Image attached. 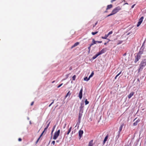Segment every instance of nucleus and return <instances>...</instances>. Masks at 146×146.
<instances>
[{
    "label": "nucleus",
    "instance_id": "16",
    "mask_svg": "<svg viewBox=\"0 0 146 146\" xmlns=\"http://www.w3.org/2000/svg\"><path fill=\"white\" fill-rule=\"evenodd\" d=\"M82 116V114H81L80 113H79V116H78V121L79 123L80 122L81 118Z\"/></svg>",
    "mask_w": 146,
    "mask_h": 146
},
{
    "label": "nucleus",
    "instance_id": "11",
    "mask_svg": "<svg viewBox=\"0 0 146 146\" xmlns=\"http://www.w3.org/2000/svg\"><path fill=\"white\" fill-rule=\"evenodd\" d=\"M140 121L139 119H138L135 121L133 123V125L134 126H135L137 125L138 123Z\"/></svg>",
    "mask_w": 146,
    "mask_h": 146
},
{
    "label": "nucleus",
    "instance_id": "23",
    "mask_svg": "<svg viewBox=\"0 0 146 146\" xmlns=\"http://www.w3.org/2000/svg\"><path fill=\"white\" fill-rule=\"evenodd\" d=\"M80 110H81L82 108H83L84 107V104L82 103H81L80 104Z\"/></svg>",
    "mask_w": 146,
    "mask_h": 146
},
{
    "label": "nucleus",
    "instance_id": "13",
    "mask_svg": "<svg viewBox=\"0 0 146 146\" xmlns=\"http://www.w3.org/2000/svg\"><path fill=\"white\" fill-rule=\"evenodd\" d=\"M123 125H124L123 124H122V125H121L119 129V131H118V132L119 133H120V132L121 131Z\"/></svg>",
    "mask_w": 146,
    "mask_h": 146
},
{
    "label": "nucleus",
    "instance_id": "40",
    "mask_svg": "<svg viewBox=\"0 0 146 146\" xmlns=\"http://www.w3.org/2000/svg\"><path fill=\"white\" fill-rule=\"evenodd\" d=\"M70 131H70V130H68V132L67 133V135H68L69 134V133L70 132Z\"/></svg>",
    "mask_w": 146,
    "mask_h": 146
},
{
    "label": "nucleus",
    "instance_id": "43",
    "mask_svg": "<svg viewBox=\"0 0 146 146\" xmlns=\"http://www.w3.org/2000/svg\"><path fill=\"white\" fill-rule=\"evenodd\" d=\"M135 5V4L131 6V8H133L134 7Z\"/></svg>",
    "mask_w": 146,
    "mask_h": 146
},
{
    "label": "nucleus",
    "instance_id": "54",
    "mask_svg": "<svg viewBox=\"0 0 146 146\" xmlns=\"http://www.w3.org/2000/svg\"><path fill=\"white\" fill-rule=\"evenodd\" d=\"M104 44H106V43H104Z\"/></svg>",
    "mask_w": 146,
    "mask_h": 146
},
{
    "label": "nucleus",
    "instance_id": "6",
    "mask_svg": "<svg viewBox=\"0 0 146 146\" xmlns=\"http://www.w3.org/2000/svg\"><path fill=\"white\" fill-rule=\"evenodd\" d=\"M141 57V55L137 54V55L135 56V63L137 61H138L139 59H140Z\"/></svg>",
    "mask_w": 146,
    "mask_h": 146
},
{
    "label": "nucleus",
    "instance_id": "2",
    "mask_svg": "<svg viewBox=\"0 0 146 146\" xmlns=\"http://www.w3.org/2000/svg\"><path fill=\"white\" fill-rule=\"evenodd\" d=\"M146 65V60H144L142 61L140 64V68L139 70L142 69L143 67L145 66Z\"/></svg>",
    "mask_w": 146,
    "mask_h": 146
},
{
    "label": "nucleus",
    "instance_id": "32",
    "mask_svg": "<svg viewBox=\"0 0 146 146\" xmlns=\"http://www.w3.org/2000/svg\"><path fill=\"white\" fill-rule=\"evenodd\" d=\"M113 15V14L111 12V13L110 14H109V15H107L106 17H109V16H111V15Z\"/></svg>",
    "mask_w": 146,
    "mask_h": 146
},
{
    "label": "nucleus",
    "instance_id": "27",
    "mask_svg": "<svg viewBox=\"0 0 146 146\" xmlns=\"http://www.w3.org/2000/svg\"><path fill=\"white\" fill-rule=\"evenodd\" d=\"M122 42H123L122 41L119 40L118 41V42L117 43V44L119 45L120 44H121L122 43Z\"/></svg>",
    "mask_w": 146,
    "mask_h": 146
},
{
    "label": "nucleus",
    "instance_id": "38",
    "mask_svg": "<svg viewBox=\"0 0 146 146\" xmlns=\"http://www.w3.org/2000/svg\"><path fill=\"white\" fill-rule=\"evenodd\" d=\"M40 137L38 138V139L37 141H36V143H37L38 141L39 140V139H40Z\"/></svg>",
    "mask_w": 146,
    "mask_h": 146
},
{
    "label": "nucleus",
    "instance_id": "44",
    "mask_svg": "<svg viewBox=\"0 0 146 146\" xmlns=\"http://www.w3.org/2000/svg\"><path fill=\"white\" fill-rule=\"evenodd\" d=\"M33 104H34V102H33L31 103V106H32Z\"/></svg>",
    "mask_w": 146,
    "mask_h": 146
},
{
    "label": "nucleus",
    "instance_id": "12",
    "mask_svg": "<svg viewBox=\"0 0 146 146\" xmlns=\"http://www.w3.org/2000/svg\"><path fill=\"white\" fill-rule=\"evenodd\" d=\"M134 94V92H131L130 93V94H129V95H128V98L129 99H130L131 98L132 96Z\"/></svg>",
    "mask_w": 146,
    "mask_h": 146
},
{
    "label": "nucleus",
    "instance_id": "22",
    "mask_svg": "<svg viewBox=\"0 0 146 146\" xmlns=\"http://www.w3.org/2000/svg\"><path fill=\"white\" fill-rule=\"evenodd\" d=\"M47 128H46V127H45L44 129V131L42 132V133H41V134L40 135V137H41L42 136V134H43V133H44V131H46L47 130Z\"/></svg>",
    "mask_w": 146,
    "mask_h": 146
},
{
    "label": "nucleus",
    "instance_id": "3",
    "mask_svg": "<svg viewBox=\"0 0 146 146\" xmlns=\"http://www.w3.org/2000/svg\"><path fill=\"white\" fill-rule=\"evenodd\" d=\"M60 133V130H58L57 131L55 132L54 134L53 137V139L56 140L59 136Z\"/></svg>",
    "mask_w": 146,
    "mask_h": 146
},
{
    "label": "nucleus",
    "instance_id": "28",
    "mask_svg": "<svg viewBox=\"0 0 146 146\" xmlns=\"http://www.w3.org/2000/svg\"><path fill=\"white\" fill-rule=\"evenodd\" d=\"M98 32V31H96V32H92V34L93 35H95Z\"/></svg>",
    "mask_w": 146,
    "mask_h": 146
},
{
    "label": "nucleus",
    "instance_id": "30",
    "mask_svg": "<svg viewBox=\"0 0 146 146\" xmlns=\"http://www.w3.org/2000/svg\"><path fill=\"white\" fill-rule=\"evenodd\" d=\"M76 78V76L75 75H74L72 77V80H75V78Z\"/></svg>",
    "mask_w": 146,
    "mask_h": 146
},
{
    "label": "nucleus",
    "instance_id": "49",
    "mask_svg": "<svg viewBox=\"0 0 146 146\" xmlns=\"http://www.w3.org/2000/svg\"><path fill=\"white\" fill-rule=\"evenodd\" d=\"M130 34V33H127V35H129Z\"/></svg>",
    "mask_w": 146,
    "mask_h": 146
},
{
    "label": "nucleus",
    "instance_id": "50",
    "mask_svg": "<svg viewBox=\"0 0 146 146\" xmlns=\"http://www.w3.org/2000/svg\"><path fill=\"white\" fill-rule=\"evenodd\" d=\"M66 124H65V125H64V128H65V126H66Z\"/></svg>",
    "mask_w": 146,
    "mask_h": 146
},
{
    "label": "nucleus",
    "instance_id": "19",
    "mask_svg": "<svg viewBox=\"0 0 146 146\" xmlns=\"http://www.w3.org/2000/svg\"><path fill=\"white\" fill-rule=\"evenodd\" d=\"M100 55L98 53L96 54L94 56L92 57V59H95V58H96L98 56Z\"/></svg>",
    "mask_w": 146,
    "mask_h": 146
},
{
    "label": "nucleus",
    "instance_id": "8",
    "mask_svg": "<svg viewBox=\"0 0 146 146\" xmlns=\"http://www.w3.org/2000/svg\"><path fill=\"white\" fill-rule=\"evenodd\" d=\"M83 131L82 130H80L79 132V137H80L79 139H80L81 137L82 136Z\"/></svg>",
    "mask_w": 146,
    "mask_h": 146
},
{
    "label": "nucleus",
    "instance_id": "29",
    "mask_svg": "<svg viewBox=\"0 0 146 146\" xmlns=\"http://www.w3.org/2000/svg\"><path fill=\"white\" fill-rule=\"evenodd\" d=\"M89 103V102L87 100V99H86L85 100V105H86L88 104Z\"/></svg>",
    "mask_w": 146,
    "mask_h": 146
},
{
    "label": "nucleus",
    "instance_id": "5",
    "mask_svg": "<svg viewBox=\"0 0 146 146\" xmlns=\"http://www.w3.org/2000/svg\"><path fill=\"white\" fill-rule=\"evenodd\" d=\"M143 18V17H142L139 19V22L138 23V24L137 25V27H138L140 26L142 22Z\"/></svg>",
    "mask_w": 146,
    "mask_h": 146
},
{
    "label": "nucleus",
    "instance_id": "41",
    "mask_svg": "<svg viewBox=\"0 0 146 146\" xmlns=\"http://www.w3.org/2000/svg\"><path fill=\"white\" fill-rule=\"evenodd\" d=\"M98 23V22H97L95 24V25H94L93 26V27H95L96 26V25Z\"/></svg>",
    "mask_w": 146,
    "mask_h": 146
},
{
    "label": "nucleus",
    "instance_id": "21",
    "mask_svg": "<svg viewBox=\"0 0 146 146\" xmlns=\"http://www.w3.org/2000/svg\"><path fill=\"white\" fill-rule=\"evenodd\" d=\"M71 94V93H70V91H69L68 93H67V94L66 95V96L65 97V98H66L68 96H70Z\"/></svg>",
    "mask_w": 146,
    "mask_h": 146
},
{
    "label": "nucleus",
    "instance_id": "39",
    "mask_svg": "<svg viewBox=\"0 0 146 146\" xmlns=\"http://www.w3.org/2000/svg\"><path fill=\"white\" fill-rule=\"evenodd\" d=\"M55 143V141H52V143L53 144V145H54Z\"/></svg>",
    "mask_w": 146,
    "mask_h": 146
},
{
    "label": "nucleus",
    "instance_id": "52",
    "mask_svg": "<svg viewBox=\"0 0 146 146\" xmlns=\"http://www.w3.org/2000/svg\"><path fill=\"white\" fill-rule=\"evenodd\" d=\"M125 4H128V3H125Z\"/></svg>",
    "mask_w": 146,
    "mask_h": 146
},
{
    "label": "nucleus",
    "instance_id": "15",
    "mask_svg": "<svg viewBox=\"0 0 146 146\" xmlns=\"http://www.w3.org/2000/svg\"><path fill=\"white\" fill-rule=\"evenodd\" d=\"M79 44V43L78 42H77L75 43L73 46H72L71 47V48H73L74 47L77 46Z\"/></svg>",
    "mask_w": 146,
    "mask_h": 146
},
{
    "label": "nucleus",
    "instance_id": "47",
    "mask_svg": "<svg viewBox=\"0 0 146 146\" xmlns=\"http://www.w3.org/2000/svg\"><path fill=\"white\" fill-rule=\"evenodd\" d=\"M27 119L28 120H29V117H27Z\"/></svg>",
    "mask_w": 146,
    "mask_h": 146
},
{
    "label": "nucleus",
    "instance_id": "56",
    "mask_svg": "<svg viewBox=\"0 0 146 146\" xmlns=\"http://www.w3.org/2000/svg\"><path fill=\"white\" fill-rule=\"evenodd\" d=\"M105 12H107V11H105Z\"/></svg>",
    "mask_w": 146,
    "mask_h": 146
},
{
    "label": "nucleus",
    "instance_id": "25",
    "mask_svg": "<svg viewBox=\"0 0 146 146\" xmlns=\"http://www.w3.org/2000/svg\"><path fill=\"white\" fill-rule=\"evenodd\" d=\"M94 74V72H93L91 74H90V75L89 76V78H91L92 77V76H93Z\"/></svg>",
    "mask_w": 146,
    "mask_h": 146
},
{
    "label": "nucleus",
    "instance_id": "31",
    "mask_svg": "<svg viewBox=\"0 0 146 146\" xmlns=\"http://www.w3.org/2000/svg\"><path fill=\"white\" fill-rule=\"evenodd\" d=\"M54 100H53V101H52V102L48 106L49 107H50L51 106L52 104H53V103H54Z\"/></svg>",
    "mask_w": 146,
    "mask_h": 146
},
{
    "label": "nucleus",
    "instance_id": "51",
    "mask_svg": "<svg viewBox=\"0 0 146 146\" xmlns=\"http://www.w3.org/2000/svg\"><path fill=\"white\" fill-rule=\"evenodd\" d=\"M54 81H53V82H52V83H54Z\"/></svg>",
    "mask_w": 146,
    "mask_h": 146
},
{
    "label": "nucleus",
    "instance_id": "14",
    "mask_svg": "<svg viewBox=\"0 0 146 146\" xmlns=\"http://www.w3.org/2000/svg\"><path fill=\"white\" fill-rule=\"evenodd\" d=\"M88 146H93V140H91L89 143Z\"/></svg>",
    "mask_w": 146,
    "mask_h": 146
},
{
    "label": "nucleus",
    "instance_id": "53",
    "mask_svg": "<svg viewBox=\"0 0 146 146\" xmlns=\"http://www.w3.org/2000/svg\"><path fill=\"white\" fill-rule=\"evenodd\" d=\"M56 142H58V141H56Z\"/></svg>",
    "mask_w": 146,
    "mask_h": 146
},
{
    "label": "nucleus",
    "instance_id": "7",
    "mask_svg": "<svg viewBox=\"0 0 146 146\" xmlns=\"http://www.w3.org/2000/svg\"><path fill=\"white\" fill-rule=\"evenodd\" d=\"M106 49L105 48L103 49L101 51L99 52L98 53L99 55L102 54L103 53H105L106 52Z\"/></svg>",
    "mask_w": 146,
    "mask_h": 146
},
{
    "label": "nucleus",
    "instance_id": "1",
    "mask_svg": "<svg viewBox=\"0 0 146 146\" xmlns=\"http://www.w3.org/2000/svg\"><path fill=\"white\" fill-rule=\"evenodd\" d=\"M121 9V8L119 6L115 8L112 11V13L113 15L116 14Z\"/></svg>",
    "mask_w": 146,
    "mask_h": 146
},
{
    "label": "nucleus",
    "instance_id": "37",
    "mask_svg": "<svg viewBox=\"0 0 146 146\" xmlns=\"http://www.w3.org/2000/svg\"><path fill=\"white\" fill-rule=\"evenodd\" d=\"M62 85H63V83L61 84L60 85H59L58 86L57 88H59L60 86H61Z\"/></svg>",
    "mask_w": 146,
    "mask_h": 146
},
{
    "label": "nucleus",
    "instance_id": "48",
    "mask_svg": "<svg viewBox=\"0 0 146 146\" xmlns=\"http://www.w3.org/2000/svg\"><path fill=\"white\" fill-rule=\"evenodd\" d=\"M29 123H30V124H31V121H29Z\"/></svg>",
    "mask_w": 146,
    "mask_h": 146
},
{
    "label": "nucleus",
    "instance_id": "26",
    "mask_svg": "<svg viewBox=\"0 0 146 146\" xmlns=\"http://www.w3.org/2000/svg\"><path fill=\"white\" fill-rule=\"evenodd\" d=\"M121 72H120L119 74H118L115 77V79H116L120 75V74H121Z\"/></svg>",
    "mask_w": 146,
    "mask_h": 146
},
{
    "label": "nucleus",
    "instance_id": "46",
    "mask_svg": "<svg viewBox=\"0 0 146 146\" xmlns=\"http://www.w3.org/2000/svg\"><path fill=\"white\" fill-rule=\"evenodd\" d=\"M72 128V127H70V129H69V130H70V131H71Z\"/></svg>",
    "mask_w": 146,
    "mask_h": 146
},
{
    "label": "nucleus",
    "instance_id": "45",
    "mask_svg": "<svg viewBox=\"0 0 146 146\" xmlns=\"http://www.w3.org/2000/svg\"><path fill=\"white\" fill-rule=\"evenodd\" d=\"M115 1V0H111V2L112 3L113 2Z\"/></svg>",
    "mask_w": 146,
    "mask_h": 146
},
{
    "label": "nucleus",
    "instance_id": "17",
    "mask_svg": "<svg viewBox=\"0 0 146 146\" xmlns=\"http://www.w3.org/2000/svg\"><path fill=\"white\" fill-rule=\"evenodd\" d=\"M108 137V135H107L105 138L104 141H103V143L104 144L107 141Z\"/></svg>",
    "mask_w": 146,
    "mask_h": 146
},
{
    "label": "nucleus",
    "instance_id": "24",
    "mask_svg": "<svg viewBox=\"0 0 146 146\" xmlns=\"http://www.w3.org/2000/svg\"><path fill=\"white\" fill-rule=\"evenodd\" d=\"M90 79L89 78H88L87 77H86L84 78V80L85 81H88L90 80Z\"/></svg>",
    "mask_w": 146,
    "mask_h": 146
},
{
    "label": "nucleus",
    "instance_id": "34",
    "mask_svg": "<svg viewBox=\"0 0 146 146\" xmlns=\"http://www.w3.org/2000/svg\"><path fill=\"white\" fill-rule=\"evenodd\" d=\"M55 127H56V125H54V127H53V129L52 130V133H51L52 134L53 131H54V129Z\"/></svg>",
    "mask_w": 146,
    "mask_h": 146
},
{
    "label": "nucleus",
    "instance_id": "10",
    "mask_svg": "<svg viewBox=\"0 0 146 146\" xmlns=\"http://www.w3.org/2000/svg\"><path fill=\"white\" fill-rule=\"evenodd\" d=\"M143 48L142 46L141 47L140 51H139V52H138L137 54L141 55V54H142L143 53Z\"/></svg>",
    "mask_w": 146,
    "mask_h": 146
},
{
    "label": "nucleus",
    "instance_id": "42",
    "mask_svg": "<svg viewBox=\"0 0 146 146\" xmlns=\"http://www.w3.org/2000/svg\"><path fill=\"white\" fill-rule=\"evenodd\" d=\"M22 140V139L21 138H19V139H18V141H21Z\"/></svg>",
    "mask_w": 146,
    "mask_h": 146
},
{
    "label": "nucleus",
    "instance_id": "36",
    "mask_svg": "<svg viewBox=\"0 0 146 146\" xmlns=\"http://www.w3.org/2000/svg\"><path fill=\"white\" fill-rule=\"evenodd\" d=\"M50 122H49L48 123L46 127V128H48V127H49V125H50Z\"/></svg>",
    "mask_w": 146,
    "mask_h": 146
},
{
    "label": "nucleus",
    "instance_id": "18",
    "mask_svg": "<svg viewBox=\"0 0 146 146\" xmlns=\"http://www.w3.org/2000/svg\"><path fill=\"white\" fill-rule=\"evenodd\" d=\"M112 7V5H108L107 7V8H106V10H108L109 9L111 8Z\"/></svg>",
    "mask_w": 146,
    "mask_h": 146
},
{
    "label": "nucleus",
    "instance_id": "20",
    "mask_svg": "<svg viewBox=\"0 0 146 146\" xmlns=\"http://www.w3.org/2000/svg\"><path fill=\"white\" fill-rule=\"evenodd\" d=\"M108 36V35L107 34V35H105V36H102V38L103 39H106L107 38Z\"/></svg>",
    "mask_w": 146,
    "mask_h": 146
},
{
    "label": "nucleus",
    "instance_id": "4",
    "mask_svg": "<svg viewBox=\"0 0 146 146\" xmlns=\"http://www.w3.org/2000/svg\"><path fill=\"white\" fill-rule=\"evenodd\" d=\"M102 42L101 41H95L94 39H92V43L90 44V46H93L94 44H96L97 43H99Z\"/></svg>",
    "mask_w": 146,
    "mask_h": 146
},
{
    "label": "nucleus",
    "instance_id": "9",
    "mask_svg": "<svg viewBox=\"0 0 146 146\" xmlns=\"http://www.w3.org/2000/svg\"><path fill=\"white\" fill-rule=\"evenodd\" d=\"M82 88L79 94V97L80 99H81L82 98Z\"/></svg>",
    "mask_w": 146,
    "mask_h": 146
},
{
    "label": "nucleus",
    "instance_id": "55",
    "mask_svg": "<svg viewBox=\"0 0 146 146\" xmlns=\"http://www.w3.org/2000/svg\"><path fill=\"white\" fill-rule=\"evenodd\" d=\"M136 119H134V121Z\"/></svg>",
    "mask_w": 146,
    "mask_h": 146
},
{
    "label": "nucleus",
    "instance_id": "33",
    "mask_svg": "<svg viewBox=\"0 0 146 146\" xmlns=\"http://www.w3.org/2000/svg\"><path fill=\"white\" fill-rule=\"evenodd\" d=\"M112 31H110L108 33V34H107L109 36V35H110V34H112Z\"/></svg>",
    "mask_w": 146,
    "mask_h": 146
},
{
    "label": "nucleus",
    "instance_id": "35",
    "mask_svg": "<svg viewBox=\"0 0 146 146\" xmlns=\"http://www.w3.org/2000/svg\"><path fill=\"white\" fill-rule=\"evenodd\" d=\"M91 46H90H90L88 47V49L89 50V51H88V52L89 53L90 52V47H91Z\"/></svg>",
    "mask_w": 146,
    "mask_h": 146
}]
</instances>
